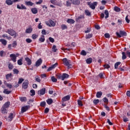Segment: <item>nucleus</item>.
<instances>
[{"label":"nucleus","mask_w":130,"mask_h":130,"mask_svg":"<svg viewBox=\"0 0 130 130\" xmlns=\"http://www.w3.org/2000/svg\"><path fill=\"white\" fill-rule=\"evenodd\" d=\"M25 5L26 6H30V7H32V6H33L34 5V3L28 1V2H25Z\"/></svg>","instance_id":"393cba45"},{"label":"nucleus","mask_w":130,"mask_h":130,"mask_svg":"<svg viewBox=\"0 0 130 130\" xmlns=\"http://www.w3.org/2000/svg\"><path fill=\"white\" fill-rule=\"evenodd\" d=\"M49 40L50 42H51L52 43H53V42H54V39L51 38V37H50L49 38Z\"/></svg>","instance_id":"69168bd1"},{"label":"nucleus","mask_w":130,"mask_h":130,"mask_svg":"<svg viewBox=\"0 0 130 130\" xmlns=\"http://www.w3.org/2000/svg\"><path fill=\"white\" fill-rule=\"evenodd\" d=\"M35 95V90L34 89L30 90V96H34Z\"/></svg>","instance_id":"49530a36"},{"label":"nucleus","mask_w":130,"mask_h":130,"mask_svg":"<svg viewBox=\"0 0 130 130\" xmlns=\"http://www.w3.org/2000/svg\"><path fill=\"white\" fill-rule=\"evenodd\" d=\"M28 85H29V81L27 80H25V81L22 84V88L24 89L28 88Z\"/></svg>","instance_id":"423d86ee"},{"label":"nucleus","mask_w":130,"mask_h":130,"mask_svg":"<svg viewBox=\"0 0 130 130\" xmlns=\"http://www.w3.org/2000/svg\"><path fill=\"white\" fill-rule=\"evenodd\" d=\"M46 24L49 27H54L55 26V23L51 20H49L48 22H46Z\"/></svg>","instance_id":"39448f33"},{"label":"nucleus","mask_w":130,"mask_h":130,"mask_svg":"<svg viewBox=\"0 0 130 130\" xmlns=\"http://www.w3.org/2000/svg\"><path fill=\"white\" fill-rule=\"evenodd\" d=\"M93 103H94V104H95V105H97V104L99 103V100H94Z\"/></svg>","instance_id":"09e8293b"},{"label":"nucleus","mask_w":130,"mask_h":130,"mask_svg":"<svg viewBox=\"0 0 130 130\" xmlns=\"http://www.w3.org/2000/svg\"><path fill=\"white\" fill-rule=\"evenodd\" d=\"M13 118H14V114L10 113L8 116V121H12Z\"/></svg>","instance_id":"f3484780"},{"label":"nucleus","mask_w":130,"mask_h":130,"mask_svg":"<svg viewBox=\"0 0 130 130\" xmlns=\"http://www.w3.org/2000/svg\"><path fill=\"white\" fill-rule=\"evenodd\" d=\"M46 105V103H45V102H42V103H41L40 106H42V107H44Z\"/></svg>","instance_id":"bf43d9fd"},{"label":"nucleus","mask_w":130,"mask_h":130,"mask_svg":"<svg viewBox=\"0 0 130 130\" xmlns=\"http://www.w3.org/2000/svg\"><path fill=\"white\" fill-rule=\"evenodd\" d=\"M3 93H4V94H10V93H12V91H10L8 90V89H5L3 91Z\"/></svg>","instance_id":"b1692460"},{"label":"nucleus","mask_w":130,"mask_h":130,"mask_svg":"<svg viewBox=\"0 0 130 130\" xmlns=\"http://www.w3.org/2000/svg\"><path fill=\"white\" fill-rule=\"evenodd\" d=\"M57 66V63H55V64L52 65L51 66V67L52 68V69H55V68H56V67Z\"/></svg>","instance_id":"0e129e2a"},{"label":"nucleus","mask_w":130,"mask_h":130,"mask_svg":"<svg viewBox=\"0 0 130 130\" xmlns=\"http://www.w3.org/2000/svg\"><path fill=\"white\" fill-rule=\"evenodd\" d=\"M19 99L21 102H26L27 101V98L26 97H20Z\"/></svg>","instance_id":"c85d7f7f"},{"label":"nucleus","mask_w":130,"mask_h":130,"mask_svg":"<svg viewBox=\"0 0 130 130\" xmlns=\"http://www.w3.org/2000/svg\"><path fill=\"white\" fill-rule=\"evenodd\" d=\"M12 77H13V75L12 74V73L8 74L6 76V80H10V79H11Z\"/></svg>","instance_id":"aec40b11"},{"label":"nucleus","mask_w":130,"mask_h":130,"mask_svg":"<svg viewBox=\"0 0 130 130\" xmlns=\"http://www.w3.org/2000/svg\"><path fill=\"white\" fill-rule=\"evenodd\" d=\"M17 63L19 66H22L23 64V58L18 60Z\"/></svg>","instance_id":"a878e982"},{"label":"nucleus","mask_w":130,"mask_h":130,"mask_svg":"<svg viewBox=\"0 0 130 130\" xmlns=\"http://www.w3.org/2000/svg\"><path fill=\"white\" fill-rule=\"evenodd\" d=\"M10 56L11 57V60L12 61H14V62H16V61H17V56H16V54H10Z\"/></svg>","instance_id":"1a4fd4ad"},{"label":"nucleus","mask_w":130,"mask_h":130,"mask_svg":"<svg viewBox=\"0 0 130 130\" xmlns=\"http://www.w3.org/2000/svg\"><path fill=\"white\" fill-rule=\"evenodd\" d=\"M125 21H126V23H127L128 24L129 23L130 20L128 19V15H127L125 17Z\"/></svg>","instance_id":"864d4df0"},{"label":"nucleus","mask_w":130,"mask_h":130,"mask_svg":"<svg viewBox=\"0 0 130 130\" xmlns=\"http://www.w3.org/2000/svg\"><path fill=\"white\" fill-rule=\"evenodd\" d=\"M77 102L79 106H83V103H82V101L78 100Z\"/></svg>","instance_id":"79ce46f5"},{"label":"nucleus","mask_w":130,"mask_h":130,"mask_svg":"<svg viewBox=\"0 0 130 130\" xmlns=\"http://www.w3.org/2000/svg\"><path fill=\"white\" fill-rule=\"evenodd\" d=\"M25 60H26L28 66H31L32 61H31V59L30 58H29L28 57H26L25 58Z\"/></svg>","instance_id":"dca6fc26"},{"label":"nucleus","mask_w":130,"mask_h":130,"mask_svg":"<svg viewBox=\"0 0 130 130\" xmlns=\"http://www.w3.org/2000/svg\"><path fill=\"white\" fill-rule=\"evenodd\" d=\"M13 72L15 75H18L19 74V73H20V71H19V70L17 69H14Z\"/></svg>","instance_id":"c756f323"},{"label":"nucleus","mask_w":130,"mask_h":130,"mask_svg":"<svg viewBox=\"0 0 130 130\" xmlns=\"http://www.w3.org/2000/svg\"><path fill=\"white\" fill-rule=\"evenodd\" d=\"M32 31H33V28L31 27H29L26 29L25 33L30 34V33L32 32Z\"/></svg>","instance_id":"ddd939ff"},{"label":"nucleus","mask_w":130,"mask_h":130,"mask_svg":"<svg viewBox=\"0 0 130 130\" xmlns=\"http://www.w3.org/2000/svg\"><path fill=\"white\" fill-rule=\"evenodd\" d=\"M123 120L124 122H126L128 121V119L127 118H126V117L125 116H124L123 117Z\"/></svg>","instance_id":"de8ad7c7"},{"label":"nucleus","mask_w":130,"mask_h":130,"mask_svg":"<svg viewBox=\"0 0 130 130\" xmlns=\"http://www.w3.org/2000/svg\"><path fill=\"white\" fill-rule=\"evenodd\" d=\"M0 42H1V43L3 45H4V46H6V45H7V43H8V42H7V40H6L4 39H0Z\"/></svg>","instance_id":"2eb2a0df"},{"label":"nucleus","mask_w":130,"mask_h":130,"mask_svg":"<svg viewBox=\"0 0 130 130\" xmlns=\"http://www.w3.org/2000/svg\"><path fill=\"white\" fill-rule=\"evenodd\" d=\"M103 93H102V91H98L96 92V98H101V96H102V94Z\"/></svg>","instance_id":"6ab92c4d"},{"label":"nucleus","mask_w":130,"mask_h":130,"mask_svg":"<svg viewBox=\"0 0 130 130\" xmlns=\"http://www.w3.org/2000/svg\"><path fill=\"white\" fill-rule=\"evenodd\" d=\"M104 67L105 69H110V66H109L108 64L104 65Z\"/></svg>","instance_id":"e2e57ef3"},{"label":"nucleus","mask_w":130,"mask_h":130,"mask_svg":"<svg viewBox=\"0 0 130 130\" xmlns=\"http://www.w3.org/2000/svg\"><path fill=\"white\" fill-rule=\"evenodd\" d=\"M11 45L13 48H16L17 47V42L16 41H14Z\"/></svg>","instance_id":"e433bc0d"},{"label":"nucleus","mask_w":130,"mask_h":130,"mask_svg":"<svg viewBox=\"0 0 130 130\" xmlns=\"http://www.w3.org/2000/svg\"><path fill=\"white\" fill-rule=\"evenodd\" d=\"M43 3V0H39V2L36 3V5H41Z\"/></svg>","instance_id":"13d9d810"},{"label":"nucleus","mask_w":130,"mask_h":130,"mask_svg":"<svg viewBox=\"0 0 130 130\" xmlns=\"http://www.w3.org/2000/svg\"><path fill=\"white\" fill-rule=\"evenodd\" d=\"M36 82H38V83H40L41 82V79H40V77H35Z\"/></svg>","instance_id":"3c124183"},{"label":"nucleus","mask_w":130,"mask_h":130,"mask_svg":"<svg viewBox=\"0 0 130 130\" xmlns=\"http://www.w3.org/2000/svg\"><path fill=\"white\" fill-rule=\"evenodd\" d=\"M81 55H87V53L86 52V51H85V50H82L81 52Z\"/></svg>","instance_id":"6e6d98bb"},{"label":"nucleus","mask_w":130,"mask_h":130,"mask_svg":"<svg viewBox=\"0 0 130 130\" xmlns=\"http://www.w3.org/2000/svg\"><path fill=\"white\" fill-rule=\"evenodd\" d=\"M105 15H106V16L105 17V19H107V18L109 17V13L107 10L105 11Z\"/></svg>","instance_id":"2f4dec72"},{"label":"nucleus","mask_w":130,"mask_h":130,"mask_svg":"<svg viewBox=\"0 0 130 130\" xmlns=\"http://www.w3.org/2000/svg\"><path fill=\"white\" fill-rule=\"evenodd\" d=\"M2 37L3 38H6V37L7 39H8V40H11V39H12V37H8V36H7V35H6V34L3 35L2 36Z\"/></svg>","instance_id":"72a5a7b5"},{"label":"nucleus","mask_w":130,"mask_h":130,"mask_svg":"<svg viewBox=\"0 0 130 130\" xmlns=\"http://www.w3.org/2000/svg\"><path fill=\"white\" fill-rule=\"evenodd\" d=\"M62 62L64 66L68 67V69L72 68V64H71V60H69L67 58H64L62 59Z\"/></svg>","instance_id":"f257e3e1"},{"label":"nucleus","mask_w":130,"mask_h":130,"mask_svg":"<svg viewBox=\"0 0 130 130\" xmlns=\"http://www.w3.org/2000/svg\"><path fill=\"white\" fill-rule=\"evenodd\" d=\"M26 41L27 43H31V42H32V40L30 39H26Z\"/></svg>","instance_id":"338daca9"},{"label":"nucleus","mask_w":130,"mask_h":130,"mask_svg":"<svg viewBox=\"0 0 130 130\" xmlns=\"http://www.w3.org/2000/svg\"><path fill=\"white\" fill-rule=\"evenodd\" d=\"M30 108V106H25L24 107H22L21 108V113H24V112H26L28 109Z\"/></svg>","instance_id":"6e6552de"},{"label":"nucleus","mask_w":130,"mask_h":130,"mask_svg":"<svg viewBox=\"0 0 130 130\" xmlns=\"http://www.w3.org/2000/svg\"><path fill=\"white\" fill-rule=\"evenodd\" d=\"M6 32L9 34V35H11V36H13L14 38H16V37H17V32L13 29H8L6 31Z\"/></svg>","instance_id":"f03ea898"},{"label":"nucleus","mask_w":130,"mask_h":130,"mask_svg":"<svg viewBox=\"0 0 130 130\" xmlns=\"http://www.w3.org/2000/svg\"><path fill=\"white\" fill-rule=\"evenodd\" d=\"M71 2H70L69 1H67L66 2V6L71 7Z\"/></svg>","instance_id":"4d7b16f0"},{"label":"nucleus","mask_w":130,"mask_h":130,"mask_svg":"<svg viewBox=\"0 0 130 130\" xmlns=\"http://www.w3.org/2000/svg\"><path fill=\"white\" fill-rule=\"evenodd\" d=\"M42 63V60L41 59V58H40L36 61V67H39V66H41Z\"/></svg>","instance_id":"9b49d317"},{"label":"nucleus","mask_w":130,"mask_h":130,"mask_svg":"<svg viewBox=\"0 0 130 130\" xmlns=\"http://www.w3.org/2000/svg\"><path fill=\"white\" fill-rule=\"evenodd\" d=\"M69 77H70V76L68 74H67V73L63 74L61 76L62 81H64V79H68V78H69Z\"/></svg>","instance_id":"9d476101"},{"label":"nucleus","mask_w":130,"mask_h":130,"mask_svg":"<svg viewBox=\"0 0 130 130\" xmlns=\"http://www.w3.org/2000/svg\"><path fill=\"white\" fill-rule=\"evenodd\" d=\"M122 59L124 60L126 59V55H125V53L124 52H122Z\"/></svg>","instance_id":"c9c22d12"},{"label":"nucleus","mask_w":130,"mask_h":130,"mask_svg":"<svg viewBox=\"0 0 130 130\" xmlns=\"http://www.w3.org/2000/svg\"><path fill=\"white\" fill-rule=\"evenodd\" d=\"M85 13L86 16H91V13H90V11H89V10H85Z\"/></svg>","instance_id":"37998d69"},{"label":"nucleus","mask_w":130,"mask_h":130,"mask_svg":"<svg viewBox=\"0 0 130 130\" xmlns=\"http://www.w3.org/2000/svg\"><path fill=\"white\" fill-rule=\"evenodd\" d=\"M51 81L53 82V83H56L57 82V79L54 77V76H52L51 77Z\"/></svg>","instance_id":"ea45409f"},{"label":"nucleus","mask_w":130,"mask_h":130,"mask_svg":"<svg viewBox=\"0 0 130 130\" xmlns=\"http://www.w3.org/2000/svg\"><path fill=\"white\" fill-rule=\"evenodd\" d=\"M46 89L45 88H43L41 90L38 91V94L40 96H42V95H44L45 94Z\"/></svg>","instance_id":"0eeeda50"},{"label":"nucleus","mask_w":130,"mask_h":130,"mask_svg":"<svg viewBox=\"0 0 130 130\" xmlns=\"http://www.w3.org/2000/svg\"><path fill=\"white\" fill-rule=\"evenodd\" d=\"M61 28L62 30H65V29H68V26H67V25L65 24H62L61 25Z\"/></svg>","instance_id":"a19ab883"},{"label":"nucleus","mask_w":130,"mask_h":130,"mask_svg":"<svg viewBox=\"0 0 130 130\" xmlns=\"http://www.w3.org/2000/svg\"><path fill=\"white\" fill-rule=\"evenodd\" d=\"M37 37H38V35H36V34H33L32 35V38L34 40L36 39V38H37Z\"/></svg>","instance_id":"5fc2aeb1"},{"label":"nucleus","mask_w":130,"mask_h":130,"mask_svg":"<svg viewBox=\"0 0 130 130\" xmlns=\"http://www.w3.org/2000/svg\"><path fill=\"white\" fill-rule=\"evenodd\" d=\"M38 28V29H42V25H41V22H40V23H39Z\"/></svg>","instance_id":"774afa93"},{"label":"nucleus","mask_w":130,"mask_h":130,"mask_svg":"<svg viewBox=\"0 0 130 130\" xmlns=\"http://www.w3.org/2000/svg\"><path fill=\"white\" fill-rule=\"evenodd\" d=\"M53 103V101L51 99H49L47 100V103H48L49 105H51V104H52Z\"/></svg>","instance_id":"cd10ccee"},{"label":"nucleus","mask_w":130,"mask_h":130,"mask_svg":"<svg viewBox=\"0 0 130 130\" xmlns=\"http://www.w3.org/2000/svg\"><path fill=\"white\" fill-rule=\"evenodd\" d=\"M6 86H7V87H8V88H9V89H12V86L11 84H10L9 83H6Z\"/></svg>","instance_id":"680f3d73"},{"label":"nucleus","mask_w":130,"mask_h":130,"mask_svg":"<svg viewBox=\"0 0 130 130\" xmlns=\"http://www.w3.org/2000/svg\"><path fill=\"white\" fill-rule=\"evenodd\" d=\"M116 35L117 36L118 38H120L121 36H126L127 34L125 31H122V30H120L119 32H116Z\"/></svg>","instance_id":"20e7f679"},{"label":"nucleus","mask_w":130,"mask_h":130,"mask_svg":"<svg viewBox=\"0 0 130 130\" xmlns=\"http://www.w3.org/2000/svg\"><path fill=\"white\" fill-rule=\"evenodd\" d=\"M73 5H80V0H71Z\"/></svg>","instance_id":"f8f14e48"},{"label":"nucleus","mask_w":130,"mask_h":130,"mask_svg":"<svg viewBox=\"0 0 130 130\" xmlns=\"http://www.w3.org/2000/svg\"><path fill=\"white\" fill-rule=\"evenodd\" d=\"M114 11H115V12H120V8H118V7H115Z\"/></svg>","instance_id":"8fccbe9b"},{"label":"nucleus","mask_w":130,"mask_h":130,"mask_svg":"<svg viewBox=\"0 0 130 130\" xmlns=\"http://www.w3.org/2000/svg\"><path fill=\"white\" fill-rule=\"evenodd\" d=\"M52 51H53V52H56V51H57V49L56 48V46L55 45H53L52 48Z\"/></svg>","instance_id":"4c0bfd02"},{"label":"nucleus","mask_w":130,"mask_h":130,"mask_svg":"<svg viewBox=\"0 0 130 130\" xmlns=\"http://www.w3.org/2000/svg\"><path fill=\"white\" fill-rule=\"evenodd\" d=\"M103 100L104 103H106L107 104H108V99H107V98H104Z\"/></svg>","instance_id":"603ef678"},{"label":"nucleus","mask_w":130,"mask_h":130,"mask_svg":"<svg viewBox=\"0 0 130 130\" xmlns=\"http://www.w3.org/2000/svg\"><path fill=\"white\" fill-rule=\"evenodd\" d=\"M51 4H53V5H55V6H58V4L56 3V1L55 0H51Z\"/></svg>","instance_id":"a18cd8bd"},{"label":"nucleus","mask_w":130,"mask_h":130,"mask_svg":"<svg viewBox=\"0 0 130 130\" xmlns=\"http://www.w3.org/2000/svg\"><path fill=\"white\" fill-rule=\"evenodd\" d=\"M67 23H69V24H74L75 23V20L74 19H68L67 21Z\"/></svg>","instance_id":"4be33fe9"},{"label":"nucleus","mask_w":130,"mask_h":130,"mask_svg":"<svg viewBox=\"0 0 130 130\" xmlns=\"http://www.w3.org/2000/svg\"><path fill=\"white\" fill-rule=\"evenodd\" d=\"M8 68L9 70H13V69H14V65H13L12 63H9Z\"/></svg>","instance_id":"c03bdc74"},{"label":"nucleus","mask_w":130,"mask_h":130,"mask_svg":"<svg viewBox=\"0 0 130 130\" xmlns=\"http://www.w3.org/2000/svg\"><path fill=\"white\" fill-rule=\"evenodd\" d=\"M92 58H89L86 59V63L88 64H90V63H92Z\"/></svg>","instance_id":"473e14b6"},{"label":"nucleus","mask_w":130,"mask_h":130,"mask_svg":"<svg viewBox=\"0 0 130 130\" xmlns=\"http://www.w3.org/2000/svg\"><path fill=\"white\" fill-rule=\"evenodd\" d=\"M6 3L8 6H12L13 5V1L12 0H6Z\"/></svg>","instance_id":"412c9836"},{"label":"nucleus","mask_w":130,"mask_h":130,"mask_svg":"<svg viewBox=\"0 0 130 130\" xmlns=\"http://www.w3.org/2000/svg\"><path fill=\"white\" fill-rule=\"evenodd\" d=\"M92 36H93V35L92 34H87L86 35V39H90V38H92Z\"/></svg>","instance_id":"f704fd0d"},{"label":"nucleus","mask_w":130,"mask_h":130,"mask_svg":"<svg viewBox=\"0 0 130 130\" xmlns=\"http://www.w3.org/2000/svg\"><path fill=\"white\" fill-rule=\"evenodd\" d=\"M10 102H6V103L4 104L3 107H5V108L8 109V108L10 106Z\"/></svg>","instance_id":"7c9ffc66"},{"label":"nucleus","mask_w":130,"mask_h":130,"mask_svg":"<svg viewBox=\"0 0 130 130\" xmlns=\"http://www.w3.org/2000/svg\"><path fill=\"white\" fill-rule=\"evenodd\" d=\"M24 81V79L23 78H20L19 81H18V84H22V83H23V81Z\"/></svg>","instance_id":"052dcab7"},{"label":"nucleus","mask_w":130,"mask_h":130,"mask_svg":"<svg viewBox=\"0 0 130 130\" xmlns=\"http://www.w3.org/2000/svg\"><path fill=\"white\" fill-rule=\"evenodd\" d=\"M88 6H89V8L90 9H92V10H95V8L97 5H98V2H94L93 3L91 2H88L87 3Z\"/></svg>","instance_id":"7ed1b4c3"},{"label":"nucleus","mask_w":130,"mask_h":130,"mask_svg":"<svg viewBox=\"0 0 130 130\" xmlns=\"http://www.w3.org/2000/svg\"><path fill=\"white\" fill-rule=\"evenodd\" d=\"M39 41H40V42H44V41H45V38H44V36H42V37L39 38Z\"/></svg>","instance_id":"bb28decb"},{"label":"nucleus","mask_w":130,"mask_h":130,"mask_svg":"<svg viewBox=\"0 0 130 130\" xmlns=\"http://www.w3.org/2000/svg\"><path fill=\"white\" fill-rule=\"evenodd\" d=\"M120 63H121V62H117L114 66V68L115 69H118V66H120Z\"/></svg>","instance_id":"58836bf2"},{"label":"nucleus","mask_w":130,"mask_h":130,"mask_svg":"<svg viewBox=\"0 0 130 130\" xmlns=\"http://www.w3.org/2000/svg\"><path fill=\"white\" fill-rule=\"evenodd\" d=\"M70 98H71V96L68 95L63 98L62 99V100L63 102H66V101H69V100L70 99Z\"/></svg>","instance_id":"4468645a"},{"label":"nucleus","mask_w":130,"mask_h":130,"mask_svg":"<svg viewBox=\"0 0 130 130\" xmlns=\"http://www.w3.org/2000/svg\"><path fill=\"white\" fill-rule=\"evenodd\" d=\"M2 113H3V114H5V113H7L8 109L7 108H5L4 107H3L1 109Z\"/></svg>","instance_id":"a211bd4d"},{"label":"nucleus","mask_w":130,"mask_h":130,"mask_svg":"<svg viewBox=\"0 0 130 130\" xmlns=\"http://www.w3.org/2000/svg\"><path fill=\"white\" fill-rule=\"evenodd\" d=\"M32 14H37V13H38V11L37 10V8H32L31 10Z\"/></svg>","instance_id":"5701e85b"}]
</instances>
